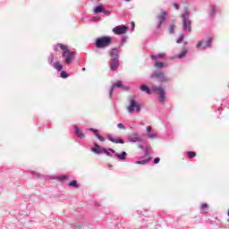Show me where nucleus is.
Returning <instances> with one entry per match:
<instances>
[{
	"label": "nucleus",
	"instance_id": "1",
	"mask_svg": "<svg viewBox=\"0 0 229 229\" xmlns=\"http://www.w3.org/2000/svg\"><path fill=\"white\" fill-rule=\"evenodd\" d=\"M109 56H110V71L113 72L117 71L121 65V62L119 61V48L114 47L111 48L109 51Z\"/></svg>",
	"mask_w": 229,
	"mask_h": 229
},
{
	"label": "nucleus",
	"instance_id": "2",
	"mask_svg": "<svg viewBox=\"0 0 229 229\" xmlns=\"http://www.w3.org/2000/svg\"><path fill=\"white\" fill-rule=\"evenodd\" d=\"M182 28L188 33L192 31V21H191V12H189V8H184V13L182 14Z\"/></svg>",
	"mask_w": 229,
	"mask_h": 229
},
{
	"label": "nucleus",
	"instance_id": "3",
	"mask_svg": "<svg viewBox=\"0 0 229 229\" xmlns=\"http://www.w3.org/2000/svg\"><path fill=\"white\" fill-rule=\"evenodd\" d=\"M129 106H127V112L129 114H139L142 110V105L137 101V98L135 97H130L129 98Z\"/></svg>",
	"mask_w": 229,
	"mask_h": 229
},
{
	"label": "nucleus",
	"instance_id": "4",
	"mask_svg": "<svg viewBox=\"0 0 229 229\" xmlns=\"http://www.w3.org/2000/svg\"><path fill=\"white\" fill-rule=\"evenodd\" d=\"M150 80H157L159 83H169L171 78L167 77L161 70H155L150 74Z\"/></svg>",
	"mask_w": 229,
	"mask_h": 229
},
{
	"label": "nucleus",
	"instance_id": "5",
	"mask_svg": "<svg viewBox=\"0 0 229 229\" xmlns=\"http://www.w3.org/2000/svg\"><path fill=\"white\" fill-rule=\"evenodd\" d=\"M61 49L63 51L62 58L64 60V64H67L68 65L72 64L76 52L70 51L67 46H61Z\"/></svg>",
	"mask_w": 229,
	"mask_h": 229
},
{
	"label": "nucleus",
	"instance_id": "6",
	"mask_svg": "<svg viewBox=\"0 0 229 229\" xmlns=\"http://www.w3.org/2000/svg\"><path fill=\"white\" fill-rule=\"evenodd\" d=\"M110 44H112V38L108 36L99 37L95 40V46L98 49H105V47H108Z\"/></svg>",
	"mask_w": 229,
	"mask_h": 229
},
{
	"label": "nucleus",
	"instance_id": "7",
	"mask_svg": "<svg viewBox=\"0 0 229 229\" xmlns=\"http://www.w3.org/2000/svg\"><path fill=\"white\" fill-rule=\"evenodd\" d=\"M54 60H55V54L51 53L48 55L47 62L49 65H51L52 67H54V69L57 70L58 72H60V71H63L64 65H62L58 61L54 63Z\"/></svg>",
	"mask_w": 229,
	"mask_h": 229
},
{
	"label": "nucleus",
	"instance_id": "8",
	"mask_svg": "<svg viewBox=\"0 0 229 229\" xmlns=\"http://www.w3.org/2000/svg\"><path fill=\"white\" fill-rule=\"evenodd\" d=\"M157 22L156 24V30H160L162 28V24L167 21V13L164 10H161V15L157 16Z\"/></svg>",
	"mask_w": 229,
	"mask_h": 229
},
{
	"label": "nucleus",
	"instance_id": "9",
	"mask_svg": "<svg viewBox=\"0 0 229 229\" xmlns=\"http://www.w3.org/2000/svg\"><path fill=\"white\" fill-rule=\"evenodd\" d=\"M124 89V90H127L128 89H126V86L123 85V82L121 81H116L115 83H114L111 87V89H109V98L112 99L113 98V94H114V90H115V89Z\"/></svg>",
	"mask_w": 229,
	"mask_h": 229
},
{
	"label": "nucleus",
	"instance_id": "10",
	"mask_svg": "<svg viewBox=\"0 0 229 229\" xmlns=\"http://www.w3.org/2000/svg\"><path fill=\"white\" fill-rule=\"evenodd\" d=\"M205 41H199L197 43V47L200 49L201 51H205L207 47H212V38H208V40L206 41V46H204Z\"/></svg>",
	"mask_w": 229,
	"mask_h": 229
},
{
	"label": "nucleus",
	"instance_id": "11",
	"mask_svg": "<svg viewBox=\"0 0 229 229\" xmlns=\"http://www.w3.org/2000/svg\"><path fill=\"white\" fill-rule=\"evenodd\" d=\"M152 92H159V101L160 103H165V90L162 87L152 88Z\"/></svg>",
	"mask_w": 229,
	"mask_h": 229
},
{
	"label": "nucleus",
	"instance_id": "12",
	"mask_svg": "<svg viewBox=\"0 0 229 229\" xmlns=\"http://www.w3.org/2000/svg\"><path fill=\"white\" fill-rule=\"evenodd\" d=\"M128 31V26L126 25H118L113 29L114 35H124Z\"/></svg>",
	"mask_w": 229,
	"mask_h": 229
},
{
	"label": "nucleus",
	"instance_id": "13",
	"mask_svg": "<svg viewBox=\"0 0 229 229\" xmlns=\"http://www.w3.org/2000/svg\"><path fill=\"white\" fill-rule=\"evenodd\" d=\"M108 151H110V153H113V155H114L116 158L122 162H124V160H126V157H128V153H126V151H123L121 152V154L115 152L114 148H108Z\"/></svg>",
	"mask_w": 229,
	"mask_h": 229
},
{
	"label": "nucleus",
	"instance_id": "14",
	"mask_svg": "<svg viewBox=\"0 0 229 229\" xmlns=\"http://www.w3.org/2000/svg\"><path fill=\"white\" fill-rule=\"evenodd\" d=\"M127 142L135 143V142H142V137L137 132H134L129 136H127Z\"/></svg>",
	"mask_w": 229,
	"mask_h": 229
},
{
	"label": "nucleus",
	"instance_id": "15",
	"mask_svg": "<svg viewBox=\"0 0 229 229\" xmlns=\"http://www.w3.org/2000/svg\"><path fill=\"white\" fill-rule=\"evenodd\" d=\"M189 53V49L184 48L181 51V54L175 55L174 56L172 57V60H174L178 58L179 60H182V58H185L187 56V54Z\"/></svg>",
	"mask_w": 229,
	"mask_h": 229
},
{
	"label": "nucleus",
	"instance_id": "16",
	"mask_svg": "<svg viewBox=\"0 0 229 229\" xmlns=\"http://www.w3.org/2000/svg\"><path fill=\"white\" fill-rule=\"evenodd\" d=\"M91 151L97 155H101V153H103V148H101L98 143H94V147L91 148Z\"/></svg>",
	"mask_w": 229,
	"mask_h": 229
},
{
	"label": "nucleus",
	"instance_id": "17",
	"mask_svg": "<svg viewBox=\"0 0 229 229\" xmlns=\"http://www.w3.org/2000/svg\"><path fill=\"white\" fill-rule=\"evenodd\" d=\"M107 139H108V140H110V142H113L114 144H124V140L115 139L112 135H108Z\"/></svg>",
	"mask_w": 229,
	"mask_h": 229
},
{
	"label": "nucleus",
	"instance_id": "18",
	"mask_svg": "<svg viewBox=\"0 0 229 229\" xmlns=\"http://www.w3.org/2000/svg\"><path fill=\"white\" fill-rule=\"evenodd\" d=\"M89 131H93V133H95V136L97 137V139H98V140H100V142H105V138L101 136V134H99V131L98 129L90 128Z\"/></svg>",
	"mask_w": 229,
	"mask_h": 229
},
{
	"label": "nucleus",
	"instance_id": "19",
	"mask_svg": "<svg viewBox=\"0 0 229 229\" xmlns=\"http://www.w3.org/2000/svg\"><path fill=\"white\" fill-rule=\"evenodd\" d=\"M151 60H163V58H165V53H160L157 55H150Z\"/></svg>",
	"mask_w": 229,
	"mask_h": 229
},
{
	"label": "nucleus",
	"instance_id": "20",
	"mask_svg": "<svg viewBox=\"0 0 229 229\" xmlns=\"http://www.w3.org/2000/svg\"><path fill=\"white\" fill-rule=\"evenodd\" d=\"M74 130H75V134L77 135V137L79 139H85V133H83L80 128H78V126H75L74 127Z\"/></svg>",
	"mask_w": 229,
	"mask_h": 229
},
{
	"label": "nucleus",
	"instance_id": "21",
	"mask_svg": "<svg viewBox=\"0 0 229 229\" xmlns=\"http://www.w3.org/2000/svg\"><path fill=\"white\" fill-rule=\"evenodd\" d=\"M105 9V6H103V4H99V5H97L93 12L94 13L98 14V13H103V10Z\"/></svg>",
	"mask_w": 229,
	"mask_h": 229
},
{
	"label": "nucleus",
	"instance_id": "22",
	"mask_svg": "<svg viewBox=\"0 0 229 229\" xmlns=\"http://www.w3.org/2000/svg\"><path fill=\"white\" fill-rule=\"evenodd\" d=\"M153 157H149L147 159L141 160V161H136L135 164L139 165H144L145 164H149L151 162Z\"/></svg>",
	"mask_w": 229,
	"mask_h": 229
},
{
	"label": "nucleus",
	"instance_id": "23",
	"mask_svg": "<svg viewBox=\"0 0 229 229\" xmlns=\"http://www.w3.org/2000/svg\"><path fill=\"white\" fill-rule=\"evenodd\" d=\"M216 12H217V6L216 5H211V9L209 11V15L210 17H216Z\"/></svg>",
	"mask_w": 229,
	"mask_h": 229
},
{
	"label": "nucleus",
	"instance_id": "24",
	"mask_svg": "<svg viewBox=\"0 0 229 229\" xmlns=\"http://www.w3.org/2000/svg\"><path fill=\"white\" fill-rule=\"evenodd\" d=\"M154 67H156L157 69H162L164 67H167V64L165 63H160V62H156L154 64Z\"/></svg>",
	"mask_w": 229,
	"mask_h": 229
},
{
	"label": "nucleus",
	"instance_id": "25",
	"mask_svg": "<svg viewBox=\"0 0 229 229\" xmlns=\"http://www.w3.org/2000/svg\"><path fill=\"white\" fill-rule=\"evenodd\" d=\"M140 90L142 92H146V94H151V89H149V87H148L147 85H141Z\"/></svg>",
	"mask_w": 229,
	"mask_h": 229
},
{
	"label": "nucleus",
	"instance_id": "26",
	"mask_svg": "<svg viewBox=\"0 0 229 229\" xmlns=\"http://www.w3.org/2000/svg\"><path fill=\"white\" fill-rule=\"evenodd\" d=\"M69 187H74L75 189H78V187H80V185L78 184V182L76 180H73V181L70 182Z\"/></svg>",
	"mask_w": 229,
	"mask_h": 229
},
{
	"label": "nucleus",
	"instance_id": "27",
	"mask_svg": "<svg viewBox=\"0 0 229 229\" xmlns=\"http://www.w3.org/2000/svg\"><path fill=\"white\" fill-rule=\"evenodd\" d=\"M60 78H63V80H65L69 78V73L65 71H62L60 73Z\"/></svg>",
	"mask_w": 229,
	"mask_h": 229
},
{
	"label": "nucleus",
	"instance_id": "28",
	"mask_svg": "<svg viewBox=\"0 0 229 229\" xmlns=\"http://www.w3.org/2000/svg\"><path fill=\"white\" fill-rule=\"evenodd\" d=\"M174 28H176V25H174V23H171L169 27V33L171 35H174Z\"/></svg>",
	"mask_w": 229,
	"mask_h": 229
},
{
	"label": "nucleus",
	"instance_id": "29",
	"mask_svg": "<svg viewBox=\"0 0 229 229\" xmlns=\"http://www.w3.org/2000/svg\"><path fill=\"white\" fill-rule=\"evenodd\" d=\"M102 153H105V155H106L107 157H114V155H112V153H110V150H108V148H102Z\"/></svg>",
	"mask_w": 229,
	"mask_h": 229
},
{
	"label": "nucleus",
	"instance_id": "30",
	"mask_svg": "<svg viewBox=\"0 0 229 229\" xmlns=\"http://www.w3.org/2000/svg\"><path fill=\"white\" fill-rule=\"evenodd\" d=\"M62 46H65L64 44L57 43L56 45H54V51H58V48L62 49Z\"/></svg>",
	"mask_w": 229,
	"mask_h": 229
},
{
	"label": "nucleus",
	"instance_id": "31",
	"mask_svg": "<svg viewBox=\"0 0 229 229\" xmlns=\"http://www.w3.org/2000/svg\"><path fill=\"white\" fill-rule=\"evenodd\" d=\"M91 21H92V22H99V21H101V17H99V16H93L91 18Z\"/></svg>",
	"mask_w": 229,
	"mask_h": 229
},
{
	"label": "nucleus",
	"instance_id": "32",
	"mask_svg": "<svg viewBox=\"0 0 229 229\" xmlns=\"http://www.w3.org/2000/svg\"><path fill=\"white\" fill-rule=\"evenodd\" d=\"M183 38H185V36L182 34L176 40L177 44H182V42H183Z\"/></svg>",
	"mask_w": 229,
	"mask_h": 229
},
{
	"label": "nucleus",
	"instance_id": "33",
	"mask_svg": "<svg viewBox=\"0 0 229 229\" xmlns=\"http://www.w3.org/2000/svg\"><path fill=\"white\" fill-rule=\"evenodd\" d=\"M148 139H157V133L151 131L148 133Z\"/></svg>",
	"mask_w": 229,
	"mask_h": 229
},
{
	"label": "nucleus",
	"instance_id": "34",
	"mask_svg": "<svg viewBox=\"0 0 229 229\" xmlns=\"http://www.w3.org/2000/svg\"><path fill=\"white\" fill-rule=\"evenodd\" d=\"M59 182H65V180H69V177L66 175L58 177Z\"/></svg>",
	"mask_w": 229,
	"mask_h": 229
},
{
	"label": "nucleus",
	"instance_id": "35",
	"mask_svg": "<svg viewBox=\"0 0 229 229\" xmlns=\"http://www.w3.org/2000/svg\"><path fill=\"white\" fill-rule=\"evenodd\" d=\"M102 13H104V15H106L107 17L110 16V13H112V12L106 10L105 8L102 11Z\"/></svg>",
	"mask_w": 229,
	"mask_h": 229
},
{
	"label": "nucleus",
	"instance_id": "36",
	"mask_svg": "<svg viewBox=\"0 0 229 229\" xmlns=\"http://www.w3.org/2000/svg\"><path fill=\"white\" fill-rule=\"evenodd\" d=\"M196 157L195 152L190 151L188 152V158H194Z\"/></svg>",
	"mask_w": 229,
	"mask_h": 229
},
{
	"label": "nucleus",
	"instance_id": "37",
	"mask_svg": "<svg viewBox=\"0 0 229 229\" xmlns=\"http://www.w3.org/2000/svg\"><path fill=\"white\" fill-rule=\"evenodd\" d=\"M145 157H149V146H146L145 148Z\"/></svg>",
	"mask_w": 229,
	"mask_h": 229
},
{
	"label": "nucleus",
	"instance_id": "38",
	"mask_svg": "<svg viewBox=\"0 0 229 229\" xmlns=\"http://www.w3.org/2000/svg\"><path fill=\"white\" fill-rule=\"evenodd\" d=\"M208 208V204L207 203H202L200 205V210H205V208Z\"/></svg>",
	"mask_w": 229,
	"mask_h": 229
},
{
	"label": "nucleus",
	"instance_id": "39",
	"mask_svg": "<svg viewBox=\"0 0 229 229\" xmlns=\"http://www.w3.org/2000/svg\"><path fill=\"white\" fill-rule=\"evenodd\" d=\"M117 128H119V130H126V126H124L123 123H118Z\"/></svg>",
	"mask_w": 229,
	"mask_h": 229
},
{
	"label": "nucleus",
	"instance_id": "40",
	"mask_svg": "<svg viewBox=\"0 0 229 229\" xmlns=\"http://www.w3.org/2000/svg\"><path fill=\"white\" fill-rule=\"evenodd\" d=\"M131 31L135 30V22L134 21L131 22Z\"/></svg>",
	"mask_w": 229,
	"mask_h": 229
},
{
	"label": "nucleus",
	"instance_id": "41",
	"mask_svg": "<svg viewBox=\"0 0 229 229\" xmlns=\"http://www.w3.org/2000/svg\"><path fill=\"white\" fill-rule=\"evenodd\" d=\"M151 131H153V128L151 126H148L147 127V132L151 133Z\"/></svg>",
	"mask_w": 229,
	"mask_h": 229
},
{
	"label": "nucleus",
	"instance_id": "42",
	"mask_svg": "<svg viewBox=\"0 0 229 229\" xmlns=\"http://www.w3.org/2000/svg\"><path fill=\"white\" fill-rule=\"evenodd\" d=\"M159 162H160V157L154 158V161H153L154 164H159Z\"/></svg>",
	"mask_w": 229,
	"mask_h": 229
},
{
	"label": "nucleus",
	"instance_id": "43",
	"mask_svg": "<svg viewBox=\"0 0 229 229\" xmlns=\"http://www.w3.org/2000/svg\"><path fill=\"white\" fill-rule=\"evenodd\" d=\"M175 10H180V5L178 4H174Z\"/></svg>",
	"mask_w": 229,
	"mask_h": 229
},
{
	"label": "nucleus",
	"instance_id": "44",
	"mask_svg": "<svg viewBox=\"0 0 229 229\" xmlns=\"http://www.w3.org/2000/svg\"><path fill=\"white\" fill-rule=\"evenodd\" d=\"M124 42H126V37H123V38L122 40V43H121V46H123L124 44Z\"/></svg>",
	"mask_w": 229,
	"mask_h": 229
},
{
	"label": "nucleus",
	"instance_id": "45",
	"mask_svg": "<svg viewBox=\"0 0 229 229\" xmlns=\"http://www.w3.org/2000/svg\"><path fill=\"white\" fill-rule=\"evenodd\" d=\"M139 148H140V149H143V148H144V146L141 145V144H140V145H139Z\"/></svg>",
	"mask_w": 229,
	"mask_h": 229
},
{
	"label": "nucleus",
	"instance_id": "46",
	"mask_svg": "<svg viewBox=\"0 0 229 229\" xmlns=\"http://www.w3.org/2000/svg\"><path fill=\"white\" fill-rule=\"evenodd\" d=\"M95 205H96V207H99V203L98 202H96Z\"/></svg>",
	"mask_w": 229,
	"mask_h": 229
},
{
	"label": "nucleus",
	"instance_id": "47",
	"mask_svg": "<svg viewBox=\"0 0 229 229\" xmlns=\"http://www.w3.org/2000/svg\"><path fill=\"white\" fill-rule=\"evenodd\" d=\"M187 44H189L187 41L184 42V46H187Z\"/></svg>",
	"mask_w": 229,
	"mask_h": 229
},
{
	"label": "nucleus",
	"instance_id": "48",
	"mask_svg": "<svg viewBox=\"0 0 229 229\" xmlns=\"http://www.w3.org/2000/svg\"><path fill=\"white\" fill-rule=\"evenodd\" d=\"M36 176H38H38H40V174H37Z\"/></svg>",
	"mask_w": 229,
	"mask_h": 229
},
{
	"label": "nucleus",
	"instance_id": "49",
	"mask_svg": "<svg viewBox=\"0 0 229 229\" xmlns=\"http://www.w3.org/2000/svg\"><path fill=\"white\" fill-rule=\"evenodd\" d=\"M227 216H228V217H229V209L227 210Z\"/></svg>",
	"mask_w": 229,
	"mask_h": 229
},
{
	"label": "nucleus",
	"instance_id": "50",
	"mask_svg": "<svg viewBox=\"0 0 229 229\" xmlns=\"http://www.w3.org/2000/svg\"><path fill=\"white\" fill-rule=\"evenodd\" d=\"M108 165V167H112V165H110V164H109V165Z\"/></svg>",
	"mask_w": 229,
	"mask_h": 229
},
{
	"label": "nucleus",
	"instance_id": "51",
	"mask_svg": "<svg viewBox=\"0 0 229 229\" xmlns=\"http://www.w3.org/2000/svg\"><path fill=\"white\" fill-rule=\"evenodd\" d=\"M126 3H129L130 0H124Z\"/></svg>",
	"mask_w": 229,
	"mask_h": 229
},
{
	"label": "nucleus",
	"instance_id": "52",
	"mask_svg": "<svg viewBox=\"0 0 229 229\" xmlns=\"http://www.w3.org/2000/svg\"><path fill=\"white\" fill-rule=\"evenodd\" d=\"M203 46H207V42H205Z\"/></svg>",
	"mask_w": 229,
	"mask_h": 229
},
{
	"label": "nucleus",
	"instance_id": "53",
	"mask_svg": "<svg viewBox=\"0 0 229 229\" xmlns=\"http://www.w3.org/2000/svg\"><path fill=\"white\" fill-rule=\"evenodd\" d=\"M218 110H221V108H218Z\"/></svg>",
	"mask_w": 229,
	"mask_h": 229
}]
</instances>
